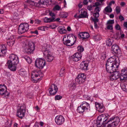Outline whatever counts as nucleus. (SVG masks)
Listing matches in <instances>:
<instances>
[{
  "mask_svg": "<svg viewBox=\"0 0 127 127\" xmlns=\"http://www.w3.org/2000/svg\"><path fill=\"white\" fill-rule=\"evenodd\" d=\"M121 72L120 81H125L127 79V68H125L121 70Z\"/></svg>",
  "mask_w": 127,
  "mask_h": 127,
  "instance_id": "9",
  "label": "nucleus"
},
{
  "mask_svg": "<svg viewBox=\"0 0 127 127\" xmlns=\"http://www.w3.org/2000/svg\"><path fill=\"white\" fill-rule=\"evenodd\" d=\"M112 121H114L118 124L120 121V119L118 117H112L110 118L109 120H108L107 122H110Z\"/></svg>",
  "mask_w": 127,
  "mask_h": 127,
  "instance_id": "28",
  "label": "nucleus"
},
{
  "mask_svg": "<svg viewBox=\"0 0 127 127\" xmlns=\"http://www.w3.org/2000/svg\"><path fill=\"white\" fill-rule=\"evenodd\" d=\"M7 48L4 45L0 46V56H3L5 55L7 52Z\"/></svg>",
  "mask_w": 127,
  "mask_h": 127,
  "instance_id": "18",
  "label": "nucleus"
},
{
  "mask_svg": "<svg viewBox=\"0 0 127 127\" xmlns=\"http://www.w3.org/2000/svg\"><path fill=\"white\" fill-rule=\"evenodd\" d=\"M25 48V52L28 54H32L35 49L34 44L32 42H29L28 45H26Z\"/></svg>",
  "mask_w": 127,
  "mask_h": 127,
  "instance_id": "3",
  "label": "nucleus"
},
{
  "mask_svg": "<svg viewBox=\"0 0 127 127\" xmlns=\"http://www.w3.org/2000/svg\"><path fill=\"white\" fill-rule=\"evenodd\" d=\"M115 28L117 30H120L121 29V28L120 25L118 24H117L115 26Z\"/></svg>",
  "mask_w": 127,
  "mask_h": 127,
  "instance_id": "58",
  "label": "nucleus"
},
{
  "mask_svg": "<svg viewBox=\"0 0 127 127\" xmlns=\"http://www.w3.org/2000/svg\"><path fill=\"white\" fill-rule=\"evenodd\" d=\"M86 78V75L84 74H80L75 79V81L78 83L82 84L85 82Z\"/></svg>",
  "mask_w": 127,
  "mask_h": 127,
  "instance_id": "8",
  "label": "nucleus"
},
{
  "mask_svg": "<svg viewBox=\"0 0 127 127\" xmlns=\"http://www.w3.org/2000/svg\"><path fill=\"white\" fill-rule=\"evenodd\" d=\"M114 23V20H109L108 21L107 23V24H112Z\"/></svg>",
  "mask_w": 127,
  "mask_h": 127,
  "instance_id": "51",
  "label": "nucleus"
},
{
  "mask_svg": "<svg viewBox=\"0 0 127 127\" xmlns=\"http://www.w3.org/2000/svg\"><path fill=\"white\" fill-rule=\"evenodd\" d=\"M100 10V8L98 7H96L95 9V12H99Z\"/></svg>",
  "mask_w": 127,
  "mask_h": 127,
  "instance_id": "57",
  "label": "nucleus"
},
{
  "mask_svg": "<svg viewBox=\"0 0 127 127\" xmlns=\"http://www.w3.org/2000/svg\"><path fill=\"white\" fill-rule=\"evenodd\" d=\"M100 4L98 2H95V3L93 5V6L95 7H98L97 6L99 5H100Z\"/></svg>",
  "mask_w": 127,
  "mask_h": 127,
  "instance_id": "59",
  "label": "nucleus"
},
{
  "mask_svg": "<svg viewBox=\"0 0 127 127\" xmlns=\"http://www.w3.org/2000/svg\"><path fill=\"white\" fill-rule=\"evenodd\" d=\"M9 58L10 60L8 61H10L11 62L14 63H19L18 57L14 54H12L10 55L9 56Z\"/></svg>",
  "mask_w": 127,
  "mask_h": 127,
  "instance_id": "16",
  "label": "nucleus"
},
{
  "mask_svg": "<svg viewBox=\"0 0 127 127\" xmlns=\"http://www.w3.org/2000/svg\"><path fill=\"white\" fill-rule=\"evenodd\" d=\"M120 7L117 6L116 7V10L117 14H118L120 13Z\"/></svg>",
  "mask_w": 127,
  "mask_h": 127,
  "instance_id": "50",
  "label": "nucleus"
},
{
  "mask_svg": "<svg viewBox=\"0 0 127 127\" xmlns=\"http://www.w3.org/2000/svg\"><path fill=\"white\" fill-rule=\"evenodd\" d=\"M49 92L50 95H54L58 90L57 86L54 84H53L49 89Z\"/></svg>",
  "mask_w": 127,
  "mask_h": 127,
  "instance_id": "14",
  "label": "nucleus"
},
{
  "mask_svg": "<svg viewBox=\"0 0 127 127\" xmlns=\"http://www.w3.org/2000/svg\"><path fill=\"white\" fill-rule=\"evenodd\" d=\"M113 43L114 40L112 38L109 39L106 41V44L109 46H111Z\"/></svg>",
  "mask_w": 127,
  "mask_h": 127,
  "instance_id": "32",
  "label": "nucleus"
},
{
  "mask_svg": "<svg viewBox=\"0 0 127 127\" xmlns=\"http://www.w3.org/2000/svg\"><path fill=\"white\" fill-rule=\"evenodd\" d=\"M77 111L78 113H82L84 112H86L85 110L81 104L80 106L78 107Z\"/></svg>",
  "mask_w": 127,
  "mask_h": 127,
  "instance_id": "30",
  "label": "nucleus"
},
{
  "mask_svg": "<svg viewBox=\"0 0 127 127\" xmlns=\"http://www.w3.org/2000/svg\"><path fill=\"white\" fill-rule=\"evenodd\" d=\"M93 7V5L92 6L91 5H88L87 7V8L89 10L91 11L92 10Z\"/></svg>",
  "mask_w": 127,
  "mask_h": 127,
  "instance_id": "60",
  "label": "nucleus"
},
{
  "mask_svg": "<svg viewBox=\"0 0 127 127\" xmlns=\"http://www.w3.org/2000/svg\"><path fill=\"white\" fill-rule=\"evenodd\" d=\"M46 63L45 61L41 59H37L35 61V65L39 69H42L45 65Z\"/></svg>",
  "mask_w": 127,
  "mask_h": 127,
  "instance_id": "6",
  "label": "nucleus"
},
{
  "mask_svg": "<svg viewBox=\"0 0 127 127\" xmlns=\"http://www.w3.org/2000/svg\"><path fill=\"white\" fill-rule=\"evenodd\" d=\"M46 27L44 26H41L39 27L38 28V29L41 31H45V28H46Z\"/></svg>",
  "mask_w": 127,
  "mask_h": 127,
  "instance_id": "54",
  "label": "nucleus"
},
{
  "mask_svg": "<svg viewBox=\"0 0 127 127\" xmlns=\"http://www.w3.org/2000/svg\"><path fill=\"white\" fill-rule=\"evenodd\" d=\"M94 39L95 40H98L101 39V37L100 35H98L94 37Z\"/></svg>",
  "mask_w": 127,
  "mask_h": 127,
  "instance_id": "48",
  "label": "nucleus"
},
{
  "mask_svg": "<svg viewBox=\"0 0 127 127\" xmlns=\"http://www.w3.org/2000/svg\"><path fill=\"white\" fill-rule=\"evenodd\" d=\"M90 36L89 33L87 32L80 33L78 34V37L80 38H82L83 40L89 38Z\"/></svg>",
  "mask_w": 127,
  "mask_h": 127,
  "instance_id": "21",
  "label": "nucleus"
},
{
  "mask_svg": "<svg viewBox=\"0 0 127 127\" xmlns=\"http://www.w3.org/2000/svg\"><path fill=\"white\" fill-rule=\"evenodd\" d=\"M109 117V116L107 114H103L99 116L97 118L99 120L102 122V123H104L106 125L109 122H107V119Z\"/></svg>",
  "mask_w": 127,
  "mask_h": 127,
  "instance_id": "7",
  "label": "nucleus"
},
{
  "mask_svg": "<svg viewBox=\"0 0 127 127\" xmlns=\"http://www.w3.org/2000/svg\"><path fill=\"white\" fill-rule=\"evenodd\" d=\"M65 70L64 67H63L61 69L60 72V75L61 76H63L64 73V71Z\"/></svg>",
  "mask_w": 127,
  "mask_h": 127,
  "instance_id": "45",
  "label": "nucleus"
},
{
  "mask_svg": "<svg viewBox=\"0 0 127 127\" xmlns=\"http://www.w3.org/2000/svg\"><path fill=\"white\" fill-rule=\"evenodd\" d=\"M18 63L11 62L10 61H8L6 63V65L8 66V68L12 71H15L16 69V65Z\"/></svg>",
  "mask_w": 127,
  "mask_h": 127,
  "instance_id": "12",
  "label": "nucleus"
},
{
  "mask_svg": "<svg viewBox=\"0 0 127 127\" xmlns=\"http://www.w3.org/2000/svg\"><path fill=\"white\" fill-rule=\"evenodd\" d=\"M91 19L92 20L94 21V23H97L99 21V20L97 18H96V17L93 18V17H91Z\"/></svg>",
  "mask_w": 127,
  "mask_h": 127,
  "instance_id": "47",
  "label": "nucleus"
},
{
  "mask_svg": "<svg viewBox=\"0 0 127 127\" xmlns=\"http://www.w3.org/2000/svg\"><path fill=\"white\" fill-rule=\"evenodd\" d=\"M44 55L46 56V61L48 62H50L52 61L53 60L54 57L52 55L50 54V53L46 54V55Z\"/></svg>",
  "mask_w": 127,
  "mask_h": 127,
  "instance_id": "25",
  "label": "nucleus"
},
{
  "mask_svg": "<svg viewBox=\"0 0 127 127\" xmlns=\"http://www.w3.org/2000/svg\"><path fill=\"white\" fill-rule=\"evenodd\" d=\"M95 106L98 111L101 113H102L105 110V108L103 104H100L97 102L95 103Z\"/></svg>",
  "mask_w": 127,
  "mask_h": 127,
  "instance_id": "17",
  "label": "nucleus"
},
{
  "mask_svg": "<svg viewBox=\"0 0 127 127\" xmlns=\"http://www.w3.org/2000/svg\"><path fill=\"white\" fill-rule=\"evenodd\" d=\"M79 53L83 52L84 50V48L83 47L81 46H79L77 47Z\"/></svg>",
  "mask_w": 127,
  "mask_h": 127,
  "instance_id": "44",
  "label": "nucleus"
},
{
  "mask_svg": "<svg viewBox=\"0 0 127 127\" xmlns=\"http://www.w3.org/2000/svg\"><path fill=\"white\" fill-rule=\"evenodd\" d=\"M112 73V74L110 76L109 78L110 80L111 81L117 80L118 79V78L116 77V76L113 73Z\"/></svg>",
  "mask_w": 127,
  "mask_h": 127,
  "instance_id": "36",
  "label": "nucleus"
},
{
  "mask_svg": "<svg viewBox=\"0 0 127 127\" xmlns=\"http://www.w3.org/2000/svg\"><path fill=\"white\" fill-rule=\"evenodd\" d=\"M58 31L61 34L65 33L67 32V31L65 29V27L64 26L59 27H58Z\"/></svg>",
  "mask_w": 127,
  "mask_h": 127,
  "instance_id": "27",
  "label": "nucleus"
},
{
  "mask_svg": "<svg viewBox=\"0 0 127 127\" xmlns=\"http://www.w3.org/2000/svg\"><path fill=\"white\" fill-rule=\"evenodd\" d=\"M113 73H114V75L116 76V77L118 79L119 78V79H120L121 75L119 71H116V70L114 71V72H113Z\"/></svg>",
  "mask_w": 127,
  "mask_h": 127,
  "instance_id": "39",
  "label": "nucleus"
},
{
  "mask_svg": "<svg viewBox=\"0 0 127 127\" xmlns=\"http://www.w3.org/2000/svg\"><path fill=\"white\" fill-rule=\"evenodd\" d=\"M55 121L57 124L61 125L64 123L65 120L64 117L62 115H58L55 118Z\"/></svg>",
  "mask_w": 127,
  "mask_h": 127,
  "instance_id": "11",
  "label": "nucleus"
},
{
  "mask_svg": "<svg viewBox=\"0 0 127 127\" xmlns=\"http://www.w3.org/2000/svg\"><path fill=\"white\" fill-rule=\"evenodd\" d=\"M62 98V96L59 95H57L55 97V99L56 100H60Z\"/></svg>",
  "mask_w": 127,
  "mask_h": 127,
  "instance_id": "49",
  "label": "nucleus"
},
{
  "mask_svg": "<svg viewBox=\"0 0 127 127\" xmlns=\"http://www.w3.org/2000/svg\"><path fill=\"white\" fill-rule=\"evenodd\" d=\"M82 55L81 53L77 52L71 56V59L75 62H77L81 58Z\"/></svg>",
  "mask_w": 127,
  "mask_h": 127,
  "instance_id": "15",
  "label": "nucleus"
},
{
  "mask_svg": "<svg viewBox=\"0 0 127 127\" xmlns=\"http://www.w3.org/2000/svg\"><path fill=\"white\" fill-rule=\"evenodd\" d=\"M116 59H113L112 57H111L108 59L107 61V63L106 64H108V63H110L111 64H116L117 65H118V64L117 62H116V61H115Z\"/></svg>",
  "mask_w": 127,
  "mask_h": 127,
  "instance_id": "26",
  "label": "nucleus"
},
{
  "mask_svg": "<svg viewBox=\"0 0 127 127\" xmlns=\"http://www.w3.org/2000/svg\"><path fill=\"white\" fill-rule=\"evenodd\" d=\"M49 15L52 17L51 18V19H53L54 18V20L55 18V14L52 12L51 11H49Z\"/></svg>",
  "mask_w": 127,
  "mask_h": 127,
  "instance_id": "43",
  "label": "nucleus"
},
{
  "mask_svg": "<svg viewBox=\"0 0 127 127\" xmlns=\"http://www.w3.org/2000/svg\"><path fill=\"white\" fill-rule=\"evenodd\" d=\"M23 58L26 60L29 63H31L32 61L31 59L28 56H26L23 57Z\"/></svg>",
  "mask_w": 127,
  "mask_h": 127,
  "instance_id": "41",
  "label": "nucleus"
},
{
  "mask_svg": "<svg viewBox=\"0 0 127 127\" xmlns=\"http://www.w3.org/2000/svg\"><path fill=\"white\" fill-rule=\"evenodd\" d=\"M88 64L85 61L82 62L80 65V67L81 69L84 70H87Z\"/></svg>",
  "mask_w": 127,
  "mask_h": 127,
  "instance_id": "24",
  "label": "nucleus"
},
{
  "mask_svg": "<svg viewBox=\"0 0 127 127\" xmlns=\"http://www.w3.org/2000/svg\"><path fill=\"white\" fill-rule=\"evenodd\" d=\"M67 39L64 40V37L63 39L64 44L67 46H72L75 43L76 40V37L73 34H70L67 36Z\"/></svg>",
  "mask_w": 127,
  "mask_h": 127,
  "instance_id": "1",
  "label": "nucleus"
},
{
  "mask_svg": "<svg viewBox=\"0 0 127 127\" xmlns=\"http://www.w3.org/2000/svg\"><path fill=\"white\" fill-rule=\"evenodd\" d=\"M26 2L28 3L29 4L32 6H36V4L34 1H31V0H27Z\"/></svg>",
  "mask_w": 127,
  "mask_h": 127,
  "instance_id": "38",
  "label": "nucleus"
},
{
  "mask_svg": "<svg viewBox=\"0 0 127 127\" xmlns=\"http://www.w3.org/2000/svg\"><path fill=\"white\" fill-rule=\"evenodd\" d=\"M79 12H81L80 14L77 17L79 18H86L87 15V13L86 11H84L82 9L79 11Z\"/></svg>",
  "mask_w": 127,
  "mask_h": 127,
  "instance_id": "22",
  "label": "nucleus"
},
{
  "mask_svg": "<svg viewBox=\"0 0 127 127\" xmlns=\"http://www.w3.org/2000/svg\"><path fill=\"white\" fill-rule=\"evenodd\" d=\"M9 93L7 92V90L5 92V93H4V95L5 96H8L9 95Z\"/></svg>",
  "mask_w": 127,
  "mask_h": 127,
  "instance_id": "62",
  "label": "nucleus"
},
{
  "mask_svg": "<svg viewBox=\"0 0 127 127\" xmlns=\"http://www.w3.org/2000/svg\"><path fill=\"white\" fill-rule=\"evenodd\" d=\"M34 74H33L35 75V80L37 79L38 80H41L40 77H43V73L40 70L35 71H34Z\"/></svg>",
  "mask_w": 127,
  "mask_h": 127,
  "instance_id": "20",
  "label": "nucleus"
},
{
  "mask_svg": "<svg viewBox=\"0 0 127 127\" xmlns=\"http://www.w3.org/2000/svg\"><path fill=\"white\" fill-rule=\"evenodd\" d=\"M44 22L45 23H50L54 22V18L53 19H51V18H48L47 17H45L43 19Z\"/></svg>",
  "mask_w": 127,
  "mask_h": 127,
  "instance_id": "33",
  "label": "nucleus"
},
{
  "mask_svg": "<svg viewBox=\"0 0 127 127\" xmlns=\"http://www.w3.org/2000/svg\"><path fill=\"white\" fill-rule=\"evenodd\" d=\"M119 66L116 64H111L108 63L106 64V68L107 72L110 73H112L114 71L117 70Z\"/></svg>",
  "mask_w": 127,
  "mask_h": 127,
  "instance_id": "2",
  "label": "nucleus"
},
{
  "mask_svg": "<svg viewBox=\"0 0 127 127\" xmlns=\"http://www.w3.org/2000/svg\"><path fill=\"white\" fill-rule=\"evenodd\" d=\"M106 125L104 123H102V122L100 120H99L97 118V119L96 126L97 127H105Z\"/></svg>",
  "mask_w": 127,
  "mask_h": 127,
  "instance_id": "29",
  "label": "nucleus"
},
{
  "mask_svg": "<svg viewBox=\"0 0 127 127\" xmlns=\"http://www.w3.org/2000/svg\"><path fill=\"white\" fill-rule=\"evenodd\" d=\"M99 12H95L93 14V16L96 18H98L99 16Z\"/></svg>",
  "mask_w": 127,
  "mask_h": 127,
  "instance_id": "53",
  "label": "nucleus"
},
{
  "mask_svg": "<svg viewBox=\"0 0 127 127\" xmlns=\"http://www.w3.org/2000/svg\"><path fill=\"white\" fill-rule=\"evenodd\" d=\"M6 87L4 85H0V95H4V93L6 91Z\"/></svg>",
  "mask_w": 127,
  "mask_h": 127,
  "instance_id": "23",
  "label": "nucleus"
},
{
  "mask_svg": "<svg viewBox=\"0 0 127 127\" xmlns=\"http://www.w3.org/2000/svg\"><path fill=\"white\" fill-rule=\"evenodd\" d=\"M70 90H74L76 87V84L74 83H71L69 85Z\"/></svg>",
  "mask_w": 127,
  "mask_h": 127,
  "instance_id": "37",
  "label": "nucleus"
},
{
  "mask_svg": "<svg viewBox=\"0 0 127 127\" xmlns=\"http://www.w3.org/2000/svg\"><path fill=\"white\" fill-rule=\"evenodd\" d=\"M88 0H84L83 3L84 4L86 5L88 4Z\"/></svg>",
  "mask_w": 127,
  "mask_h": 127,
  "instance_id": "64",
  "label": "nucleus"
},
{
  "mask_svg": "<svg viewBox=\"0 0 127 127\" xmlns=\"http://www.w3.org/2000/svg\"><path fill=\"white\" fill-rule=\"evenodd\" d=\"M111 51L113 53L115 54L116 55L120 54L121 53V50L119 49V46L116 44H114L112 45Z\"/></svg>",
  "mask_w": 127,
  "mask_h": 127,
  "instance_id": "10",
  "label": "nucleus"
},
{
  "mask_svg": "<svg viewBox=\"0 0 127 127\" xmlns=\"http://www.w3.org/2000/svg\"><path fill=\"white\" fill-rule=\"evenodd\" d=\"M29 25L27 23L21 24L19 27L18 33L21 34L27 32L29 29Z\"/></svg>",
  "mask_w": 127,
  "mask_h": 127,
  "instance_id": "4",
  "label": "nucleus"
},
{
  "mask_svg": "<svg viewBox=\"0 0 127 127\" xmlns=\"http://www.w3.org/2000/svg\"><path fill=\"white\" fill-rule=\"evenodd\" d=\"M31 32L32 33H34L36 35L38 34V31L37 30H36L34 31H31Z\"/></svg>",
  "mask_w": 127,
  "mask_h": 127,
  "instance_id": "63",
  "label": "nucleus"
},
{
  "mask_svg": "<svg viewBox=\"0 0 127 127\" xmlns=\"http://www.w3.org/2000/svg\"><path fill=\"white\" fill-rule=\"evenodd\" d=\"M12 123V122L11 121L7 119L5 123V127H10Z\"/></svg>",
  "mask_w": 127,
  "mask_h": 127,
  "instance_id": "35",
  "label": "nucleus"
},
{
  "mask_svg": "<svg viewBox=\"0 0 127 127\" xmlns=\"http://www.w3.org/2000/svg\"><path fill=\"white\" fill-rule=\"evenodd\" d=\"M119 19L121 21H122L124 20V17L122 15H120L119 17Z\"/></svg>",
  "mask_w": 127,
  "mask_h": 127,
  "instance_id": "61",
  "label": "nucleus"
},
{
  "mask_svg": "<svg viewBox=\"0 0 127 127\" xmlns=\"http://www.w3.org/2000/svg\"><path fill=\"white\" fill-rule=\"evenodd\" d=\"M81 104L85 110L86 112L90 113L92 112L89 104L85 101H84Z\"/></svg>",
  "mask_w": 127,
  "mask_h": 127,
  "instance_id": "13",
  "label": "nucleus"
},
{
  "mask_svg": "<svg viewBox=\"0 0 127 127\" xmlns=\"http://www.w3.org/2000/svg\"><path fill=\"white\" fill-rule=\"evenodd\" d=\"M26 113V108L24 105L20 106L17 110L16 115L17 116L22 119Z\"/></svg>",
  "mask_w": 127,
  "mask_h": 127,
  "instance_id": "5",
  "label": "nucleus"
},
{
  "mask_svg": "<svg viewBox=\"0 0 127 127\" xmlns=\"http://www.w3.org/2000/svg\"><path fill=\"white\" fill-rule=\"evenodd\" d=\"M105 11L107 12H112V10L110 6H107L105 9Z\"/></svg>",
  "mask_w": 127,
  "mask_h": 127,
  "instance_id": "42",
  "label": "nucleus"
},
{
  "mask_svg": "<svg viewBox=\"0 0 127 127\" xmlns=\"http://www.w3.org/2000/svg\"><path fill=\"white\" fill-rule=\"evenodd\" d=\"M60 8L59 5H57L55 6L53 8L54 10H59Z\"/></svg>",
  "mask_w": 127,
  "mask_h": 127,
  "instance_id": "56",
  "label": "nucleus"
},
{
  "mask_svg": "<svg viewBox=\"0 0 127 127\" xmlns=\"http://www.w3.org/2000/svg\"><path fill=\"white\" fill-rule=\"evenodd\" d=\"M15 36H11L7 40V43L8 45L10 46H12L14 44L15 41Z\"/></svg>",
  "mask_w": 127,
  "mask_h": 127,
  "instance_id": "19",
  "label": "nucleus"
},
{
  "mask_svg": "<svg viewBox=\"0 0 127 127\" xmlns=\"http://www.w3.org/2000/svg\"><path fill=\"white\" fill-rule=\"evenodd\" d=\"M113 121H110L109 123L111 122V123H109L107 126L108 127H115L116 126L118 125V124L115 122L114 121L112 122Z\"/></svg>",
  "mask_w": 127,
  "mask_h": 127,
  "instance_id": "34",
  "label": "nucleus"
},
{
  "mask_svg": "<svg viewBox=\"0 0 127 127\" xmlns=\"http://www.w3.org/2000/svg\"><path fill=\"white\" fill-rule=\"evenodd\" d=\"M84 99L86 100H90V97L87 95H84L83 96Z\"/></svg>",
  "mask_w": 127,
  "mask_h": 127,
  "instance_id": "55",
  "label": "nucleus"
},
{
  "mask_svg": "<svg viewBox=\"0 0 127 127\" xmlns=\"http://www.w3.org/2000/svg\"><path fill=\"white\" fill-rule=\"evenodd\" d=\"M122 88L124 91L127 92V84L123 86Z\"/></svg>",
  "mask_w": 127,
  "mask_h": 127,
  "instance_id": "46",
  "label": "nucleus"
},
{
  "mask_svg": "<svg viewBox=\"0 0 127 127\" xmlns=\"http://www.w3.org/2000/svg\"><path fill=\"white\" fill-rule=\"evenodd\" d=\"M46 2L44 0H40L39 1V3L37 4V6L40 7V5H44L46 4Z\"/></svg>",
  "mask_w": 127,
  "mask_h": 127,
  "instance_id": "40",
  "label": "nucleus"
},
{
  "mask_svg": "<svg viewBox=\"0 0 127 127\" xmlns=\"http://www.w3.org/2000/svg\"><path fill=\"white\" fill-rule=\"evenodd\" d=\"M49 45H46L44 46V50H43V54L46 55V54L51 53L49 51Z\"/></svg>",
  "mask_w": 127,
  "mask_h": 127,
  "instance_id": "31",
  "label": "nucleus"
},
{
  "mask_svg": "<svg viewBox=\"0 0 127 127\" xmlns=\"http://www.w3.org/2000/svg\"><path fill=\"white\" fill-rule=\"evenodd\" d=\"M107 28V29L108 30H111L113 29V26L111 25H108Z\"/></svg>",
  "mask_w": 127,
  "mask_h": 127,
  "instance_id": "52",
  "label": "nucleus"
}]
</instances>
